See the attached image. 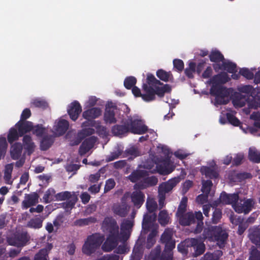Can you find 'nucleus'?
<instances>
[{"instance_id":"obj_1","label":"nucleus","mask_w":260,"mask_h":260,"mask_svg":"<svg viewBox=\"0 0 260 260\" xmlns=\"http://www.w3.org/2000/svg\"><path fill=\"white\" fill-rule=\"evenodd\" d=\"M166 158L162 160H158L153 162V160L148 161L143 166L140 167V169L133 173L129 176V179L132 182H136L139 180L144 181V184L139 185V188L143 189L148 186L156 184L157 179L154 177H146V175L148 172L154 173L157 172L160 174L166 175L172 172L174 168V162L171 159L169 150H166L164 152ZM147 175H148L147 174Z\"/></svg>"},{"instance_id":"obj_2","label":"nucleus","mask_w":260,"mask_h":260,"mask_svg":"<svg viewBox=\"0 0 260 260\" xmlns=\"http://www.w3.org/2000/svg\"><path fill=\"white\" fill-rule=\"evenodd\" d=\"M133 225L131 220H124L121 225L120 233L116 221L111 217L105 218L102 224V229L107 234L106 241L102 246L105 251H110L114 248L119 242L125 241L130 235V230Z\"/></svg>"},{"instance_id":"obj_3","label":"nucleus","mask_w":260,"mask_h":260,"mask_svg":"<svg viewBox=\"0 0 260 260\" xmlns=\"http://www.w3.org/2000/svg\"><path fill=\"white\" fill-rule=\"evenodd\" d=\"M102 110L100 108H92L84 111L82 113V116L87 121L83 122L82 127V130L78 134V137L80 139H77L75 142L71 143L72 145L78 144L81 139L85 136L90 135L94 133V129L91 127L86 128V126H90L95 127L99 135L103 137L107 135V132L105 127L100 125L99 121H92V119L98 118L101 115Z\"/></svg>"},{"instance_id":"obj_4","label":"nucleus","mask_w":260,"mask_h":260,"mask_svg":"<svg viewBox=\"0 0 260 260\" xmlns=\"http://www.w3.org/2000/svg\"><path fill=\"white\" fill-rule=\"evenodd\" d=\"M147 79L149 87L147 85L143 86L145 94H141L140 90L136 86L132 89V92L135 96H141L145 101L149 102L154 100L155 94L159 96H162L165 93L169 92L171 90L170 86L168 84L163 85L152 75L148 74Z\"/></svg>"},{"instance_id":"obj_5","label":"nucleus","mask_w":260,"mask_h":260,"mask_svg":"<svg viewBox=\"0 0 260 260\" xmlns=\"http://www.w3.org/2000/svg\"><path fill=\"white\" fill-rule=\"evenodd\" d=\"M230 78L223 73L217 75L209 81L211 87L210 93L215 97V105L226 104L229 101L230 91L223 87L222 84L227 82Z\"/></svg>"},{"instance_id":"obj_6","label":"nucleus","mask_w":260,"mask_h":260,"mask_svg":"<svg viewBox=\"0 0 260 260\" xmlns=\"http://www.w3.org/2000/svg\"><path fill=\"white\" fill-rule=\"evenodd\" d=\"M147 131L146 126L142 121L138 119H129L124 125H115L112 129L115 135L120 136L128 132L135 134H142Z\"/></svg>"},{"instance_id":"obj_7","label":"nucleus","mask_w":260,"mask_h":260,"mask_svg":"<svg viewBox=\"0 0 260 260\" xmlns=\"http://www.w3.org/2000/svg\"><path fill=\"white\" fill-rule=\"evenodd\" d=\"M104 239V236L100 234L89 236L82 247L83 253L88 255L94 253L100 247Z\"/></svg>"},{"instance_id":"obj_8","label":"nucleus","mask_w":260,"mask_h":260,"mask_svg":"<svg viewBox=\"0 0 260 260\" xmlns=\"http://www.w3.org/2000/svg\"><path fill=\"white\" fill-rule=\"evenodd\" d=\"M227 237L226 232L219 226H215L212 228V230L204 231V238L216 241L219 247L224 245Z\"/></svg>"},{"instance_id":"obj_9","label":"nucleus","mask_w":260,"mask_h":260,"mask_svg":"<svg viewBox=\"0 0 260 260\" xmlns=\"http://www.w3.org/2000/svg\"><path fill=\"white\" fill-rule=\"evenodd\" d=\"M211 61L217 63L214 65V68L226 70L230 73H234L236 71V66L230 61H225L222 55L217 51H212L210 55Z\"/></svg>"},{"instance_id":"obj_10","label":"nucleus","mask_w":260,"mask_h":260,"mask_svg":"<svg viewBox=\"0 0 260 260\" xmlns=\"http://www.w3.org/2000/svg\"><path fill=\"white\" fill-rule=\"evenodd\" d=\"M234 106L236 108L242 107L246 104L249 108L256 109L260 108V97H253L252 95L247 98L241 94H237L233 100Z\"/></svg>"},{"instance_id":"obj_11","label":"nucleus","mask_w":260,"mask_h":260,"mask_svg":"<svg viewBox=\"0 0 260 260\" xmlns=\"http://www.w3.org/2000/svg\"><path fill=\"white\" fill-rule=\"evenodd\" d=\"M28 240V238L27 234L24 232L15 235L12 237L9 238L8 240L9 244L11 245L17 247L16 249H14L10 251V256H15L19 253L20 251L19 247L24 246Z\"/></svg>"},{"instance_id":"obj_12","label":"nucleus","mask_w":260,"mask_h":260,"mask_svg":"<svg viewBox=\"0 0 260 260\" xmlns=\"http://www.w3.org/2000/svg\"><path fill=\"white\" fill-rule=\"evenodd\" d=\"M187 201V200L186 198L182 199L177 213V216L179 218L180 223L183 225H189L194 221V216L192 213H188L185 214Z\"/></svg>"},{"instance_id":"obj_13","label":"nucleus","mask_w":260,"mask_h":260,"mask_svg":"<svg viewBox=\"0 0 260 260\" xmlns=\"http://www.w3.org/2000/svg\"><path fill=\"white\" fill-rule=\"evenodd\" d=\"M180 182L179 178L171 179L166 183L161 184L158 189L159 206L162 208L164 205L165 193L169 192Z\"/></svg>"},{"instance_id":"obj_14","label":"nucleus","mask_w":260,"mask_h":260,"mask_svg":"<svg viewBox=\"0 0 260 260\" xmlns=\"http://www.w3.org/2000/svg\"><path fill=\"white\" fill-rule=\"evenodd\" d=\"M173 231L170 229H166L161 236V240L165 243V252L167 254V260L172 259V254L171 250L175 248V242L172 239Z\"/></svg>"},{"instance_id":"obj_15","label":"nucleus","mask_w":260,"mask_h":260,"mask_svg":"<svg viewBox=\"0 0 260 260\" xmlns=\"http://www.w3.org/2000/svg\"><path fill=\"white\" fill-rule=\"evenodd\" d=\"M254 202L251 199L240 200V202L238 201L235 204H233V207L235 209V211L239 213H244L247 214L251 210Z\"/></svg>"},{"instance_id":"obj_16","label":"nucleus","mask_w":260,"mask_h":260,"mask_svg":"<svg viewBox=\"0 0 260 260\" xmlns=\"http://www.w3.org/2000/svg\"><path fill=\"white\" fill-rule=\"evenodd\" d=\"M118 112V109L113 103H108L106 107L104 119L106 123H114L117 121L115 115Z\"/></svg>"},{"instance_id":"obj_17","label":"nucleus","mask_w":260,"mask_h":260,"mask_svg":"<svg viewBox=\"0 0 260 260\" xmlns=\"http://www.w3.org/2000/svg\"><path fill=\"white\" fill-rule=\"evenodd\" d=\"M124 198L131 199L134 206L137 208H139L144 202L145 196L140 190H136L132 193L125 194Z\"/></svg>"},{"instance_id":"obj_18","label":"nucleus","mask_w":260,"mask_h":260,"mask_svg":"<svg viewBox=\"0 0 260 260\" xmlns=\"http://www.w3.org/2000/svg\"><path fill=\"white\" fill-rule=\"evenodd\" d=\"M250 119L255 121L254 128L248 127L245 128L243 126H240V128L245 134L250 133L253 135H256L258 129H260V113L259 112H253L250 115Z\"/></svg>"},{"instance_id":"obj_19","label":"nucleus","mask_w":260,"mask_h":260,"mask_svg":"<svg viewBox=\"0 0 260 260\" xmlns=\"http://www.w3.org/2000/svg\"><path fill=\"white\" fill-rule=\"evenodd\" d=\"M69 127L68 122L62 119L57 120L54 122L52 132L56 136L63 135Z\"/></svg>"},{"instance_id":"obj_20","label":"nucleus","mask_w":260,"mask_h":260,"mask_svg":"<svg viewBox=\"0 0 260 260\" xmlns=\"http://www.w3.org/2000/svg\"><path fill=\"white\" fill-rule=\"evenodd\" d=\"M81 111V107L80 104L77 101L72 102L69 106L68 109V114L70 118L74 121H75L78 118Z\"/></svg>"},{"instance_id":"obj_21","label":"nucleus","mask_w":260,"mask_h":260,"mask_svg":"<svg viewBox=\"0 0 260 260\" xmlns=\"http://www.w3.org/2000/svg\"><path fill=\"white\" fill-rule=\"evenodd\" d=\"M186 242L187 246H191L193 247L196 251V255H200L204 251L205 245L201 239H191Z\"/></svg>"},{"instance_id":"obj_22","label":"nucleus","mask_w":260,"mask_h":260,"mask_svg":"<svg viewBox=\"0 0 260 260\" xmlns=\"http://www.w3.org/2000/svg\"><path fill=\"white\" fill-rule=\"evenodd\" d=\"M23 146L24 150V153L30 155L35 150L36 145L32 141L30 136L25 135L23 138Z\"/></svg>"},{"instance_id":"obj_23","label":"nucleus","mask_w":260,"mask_h":260,"mask_svg":"<svg viewBox=\"0 0 260 260\" xmlns=\"http://www.w3.org/2000/svg\"><path fill=\"white\" fill-rule=\"evenodd\" d=\"M201 172L203 175H205L206 177L209 178H216L218 176L216 172V167L215 162L212 161L210 167L203 166L201 169Z\"/></svg>"},{"instance_id":"obj_24","label":"nucleus","mask_w":260,"mask_h":260,"mask_svg":"<svg viewBox=\"0 0 260 260\" xmlns=\"http://www.w3.org/2000/svg\"><path fill=\"white\" fill-rule=\"evenodd\" d=\"M33 124L30 121H23L22 120L16 124L15 127L18 128L20 136H22L25 133L32 131Z\"/></svg>"},{"instance_id":"obj_25","label":"nucleus","mask_w":260,"mask_h":260,"mask_svg":"<svg viewBox=\"0 0 260 260\" xmlns=\"http://www.w3.org/2000/svg\"><path fill=\"white\" fill-rule=\"evenodd\" d=\"M95 141L96 139L93 137L86 139L80 147V154L84 155L87 153L93 147Z\"/></svg>"},{"instance_id":"obj_26","label":"nucleus","mask_w":260,"mask_h":260,"mask_svg":"<svg viewBox=\"0 0 260 260\" xmlns=\"http://www.w3.org/2000/svg\"><path fill=\"white\" fill-rule=\"evenodd\" d=\"M220 201L223 204H235L238 201V196L237 194H228L225 192L221 193L220 196Z\"/></svg>"},{"instance_id":"obj_27","label":"nucleus","mask_w":260,"mask_h":260,"mask_svg":"<svg viewBox=\"0 0 260 260\" xmlns=\"http://www.w3.org/2000/svg\"><path fill=\"white\" fill-rule=\"evenodd\" d=\"M38 196L36 193L26 194L22 202V207L27 209L33 206L38 202Z\"/></svg>"},{"instance_id":"obj_28","label":"nucleus","mask_w":260,"mask_h":260,"mask_svg":"<svg viewBox=\"0 0 260 260\" xmlns=\"http://www.w3.org/2000/svg\"><path fill=\"white\" fill-rule=\"evenodd\" d=\"M22 146L19 143H15L11 145L10 148V154L13 159H18L21 155Z\"/></svg>"},{"instance_id":"obj_29","label":"nucleus","mask_w":260,"mask_h":260,"mask_svg":"<svg viewBox=\"0 0 260 260\" xmlns=\"http://www.w3.org/2000/svg\"><path fill=\"white\" fill-rule=\"evenodd\" d=\"M249 237L252 243L260 247V230L257 228H253L249 230Z\"/></svg>"},{"instance_id":"obj_30","label":"nucleus","mask_w":260,"mask_h":260,"mask_svg":"<svg viewBox=\"0 0 260 260\" xmlns=\"http://www.w3.org/2000/svg\"><path fill=\"white\" fill-rule=\"evenodd\" d=\"M129 209V207L126 205L125 203L122 202L121 205H114L113 210L114 213L116 214L121 216H124L127 214Z\"/></svg>"},{"instance_id":"obj_31","label":"nucleus","mask_w":260,"mask_h":260,"mask_svg":"<svg viewBox=\"0 0 260 260\" xmlns=\"http://www.w3.org/2000/svg\"><path fill=\"white\" fill-rule=\"evenodd\" d=\"M17 129L18 128L15 126L10 129L7 136L8 141L10 143L18 140L19 137L20 136L19 132H17Z\"/></svg>"},{"instance_id":"obj_32","label":"nucleus","mask_w":260,"mask_h":260,"mask_svg":"<svg viewBox=\"0 0 260 260\" xmlns=\"http://www.w3.org/2000/svg\"><path fill=\"white\" fill-rule=\"evenodd\" d=\"M249 158L255 162L260 161V152L255 148L251 147L249 150Z\"/></svg>"},{"instance_id":"obj_33","label":"nucleus","mask_w":260,"mask_h":260,"mask_svg":"<svg viewBox=\"0 0 260 260\" xmlns=\"http://www.w3.org/2000/svg\"><path fill=\"white\" fill-rule=\"evenodd\" d=\"M43 218L37 217L31 219L27 223V226L33 229H40L42 226Z\"/></svg>"},{"instance_id":"obj_34","label":"nucleus","mask_w":260,"mask_h":260,"mask_svg":"<svg viewBox=\"0 0 260 260\" xmlns=\"http://www.w3.org/2000/svg\"><path fill=\"white\" fill-rule=\"evenodd\" d=\"M170 220V216L166 211H161L158 215V221L161 225H165Z\"/></svg>"},{"instance_id":"obj_35","label":"nucleus","mask_w":260,"mask_h":260,"mask_svg":"<svg viewBox=\"0 0 260 260\" xmlns=\"http://www.w3.org/2000/svg\"><path fill=\"white\" fill-rule=\"evenodd\" d=\"M8 144L4 137H0V160L4 158L7 152Z\"/></svg>"},{"instance_id":"obj_36","label":"nucleus","mask_w":260,"mask_h":260,"mask_svg":"<svg viewBox=\"0 0 260 260\" xmlns=\"http://www.w3.org/2000/svg\"><path fill=\"white\" fill-rule=\"evenodd\" d=\"M32 133L37 137H44L46 134L47 129L41 125L33 126Z\"/></svg>"},{"instance_id":"obj_37","label":"nucleus","mask_w":260,"mask_h":260,"mask_svg":"<svg viewBox=\"0 0 260 260\" xmlns=\"http://www.w3.org/2000/svg\"><path fill=\"white\" fill-rule=\"evenodd\" d=\"M53 142L52 137H47L46 136L43 137L42 140L41 142V148L42 150H45L49 148L52 145Z\"/></svg>"},{"instance_id":"obj_38","label":"nucleus","mask_w":260,"mask_h":260,"mask_svg":"<svg viewBox=\"0 0 260 260\" xmlns=\"http://www.w3.org/2000/svg\"><path fill=\"white\" fill-rule=\"evenodd\" d=\"M157 76L160 80L167 82L172 79L171 74L162 70H158L156 73Z\"/></svg>"},{"instance_id":"obj_39","label":"nucleus","mask_w":260,"mask_h":260,"mask_svg":"<svg viewBox=\"0 0 260 260\" xmlns=\"http://www.w3.org/2000/svg\"><path fill=\"white\" fill-rule=\"evenodd\" d=\"M77 201V197L75 194H73L68 202L63 203V207L67 211L71 210Z\"/></svg>"},{"instance_id":"obj_40","label":"nucleus","mask_w":260,"mask_h":260,"mask_svg":"<svg viewBox=\"0 0 260 260\" xmlns=\"http://www.w3.org/2000/svg\"><path fill=\"white\" fill-rule=\"evenodd\" d=\"M146 207L149 212H153L156 209V202L153 198L148 197L146 202Z\"/></svg>"},{"instance_id":"obj_41","label":"nucleus","mask_w":260,"mask_h":260,"mask_svg":"<svg viewBox=\"0 0 260 260\" xmlns=\"http://www.w3.org/2000/svg\"><path fill=\"white\" fill-rule=\"evenodd\" d=\"M156 216L155 215H153L152 217H149L147 215H144L143 222V228L144 229H148L149 228V225L152 222L154 221L155 220Z\"/></svg>"},{"instance_id":"obj_42","label":"nucleus","mask_w":260,"mask_h":260,"mask_svg":"<svg viewBox=\"0 0 260 260\" xmlns=\"http://www.w3.org/2000/svg\"><path fill=\"white\" fill-rule=\"evenodd\" d=\"M31 105L34 107L45 108L47 107V103L41 99H36L31 102Z\"/></svg>"},{"instance_id":"obj_43","label":"nucleus","mask_w":260,"mask_h":260,"mask_svg":"<svg viewBox=\"0 0 260 260\" xmlns=\"http://www.w3.org/2000/svg\"><path fill=\"white\" fill-rule=\"evenodd\" d=\"M34 260H48L47 250L46 249H41L35 256Z\"/></svg>"},{"instance_id":"obj_44","label":"nucleus","mask_w":260,"mask_h":260,"mask_svg":"<svg viewBox=\"0 0 260 260\" xmlns=\"http://www.w3.org/2000/svg\"><path fill=\"white\" fill-rule=\"evenodd\" d=\"M55 192L52 188L49 189L44 194L43 200L45 202L48 203L52 200V198L54 195Z\"/></svg>"},{"instance_id":"obj_45","label":"nucleus","mask_w":260,"mask_h":260,"mask_svg":"<svg viewBox=\"0 0 260 260\" xmlns=\"http://www.w3.org/2000/svg\"><path fill=\"white\" fill-rule=\"evenodd\" d=\"M226 117L228 121L234 126H238L240 124V122L233 114L227 113Z\"/></svg>"},{"instance_id":"obj_46","label":"nucleus","mask_w":260,"mask_h":260,"mask_svg":"<svg viewBox=\"0 0 260 260\" xmlns=\"http://www.w3.org/2000/svg\"><path fill=\"white\" fill-rule=\"evenodd\" d=\"M136 83V79L134 77H129L126 78L124 82L125 87L129 89L132 87Z\"/></svg>"},{"instance_id":"obj_47","label":"nucleus","mask_w":260,"mask_h":260,"mask_svg":"<svg viewBox=\"0 0 260 260\" xmlns=\"http://www.w3.org/2000/svg\"><path fill=\"white\" fill-rule=\"evenodd\" d=\"M238 90L241 93L247 94H252L254 90L252 87L250 85H242L238 88Z\"/></svg>"},{"instance_id":"obj_48","label":"nucleus","mask_w":260,"mask_h":260,"mask_svg":"<svg viewBox=\"0 0 260 260\" xmlns=\"http://www.w3.org/2000/svg\"><path fill=\"white\" fill-rule=\"evenodd\" d=\"M74 193L72 194L71 192L68 191H64L63 192L59 193L56 196V198L59 200H65L66 199L69 200L71 198Z\"/></svg>"},{"instance_id":"obj_49","label":"nucleus","mask_w":260,"mask_h":260,"mask_svg":"<svg viewBox=\"0 0 260 260\" xmlns=\"http://www.w3.org/2000/svg\"><path fill=\"white\" fill-rule=\"evenodd\" d=\"M240 73L247 79H251L253 76V73L247 68L241 69L240 70Z\"/></svg>"},{"instance_id":"obj_50","label":"nucleus","mask_w":260,"mask_h":260,"mask_svg":"<svg viewBox=\"0 0 260 260\" xmlns=\"http://www.w3.org/2000/svg\"><path fill=\"white\" fill-rule=\"evenodd\" d=\"M212 185V183L211 181H203L202 188L203 192L206 194L209 193Z\"/></svg>"},{"instance_id":"obj_51","label":"nucleus","mask_w":260,"mask_h":260,"mask_svg":"<svg viewBox=\"0 0 260 260\" xmlns=\"http://www.w3.org/2000/svg\"><path fill=\"white\" fill-rule=\"evenodd\" d=\"M196 64L194 63L190 62L189 63V68L185 70V73L186 75L189 77L192 78L193 77V73L195 71Z\"/></svg>"},{"instance_id":"obj_52","label":"nucleus","mask_w":260,"mask_h":260,"mask_svg":"<svg viewBox=\"0 0 260 260\" xmlns=\"http://www.w3.org/2000/svg\"><path fill=\"white\" fill-rule=\"evenodd\" d=\"M174 67L178 71H182L184 67L183 62L180 59H174L173 61Z\"/></svg>"},{"instance_id":"obj_53","label":"nucleus","mask_w":260,"mask_h":260,"mask_svg":"<svg viewBox=\"0 0 260 260\" xmlns=\"http://www.w3.org/2000/svg\"><path fill=\"white\" fill-rule=\"evenodd\" d=\"M249 260H260V252L256 249L251 250Z\"/></svg>"},{"instance_id":"obj_54","label":"nucleus","mask_w":260,"mask_h":260,"mask_svg":"<svg viewBox=\"0 0 260 260\" xmlns=\"http://www.w3.org/2000/svg\"><path fill=\"white\" fill-rule=\"evenodd\" d=\"M93 219L92 218L80 219L76 221V224L79 226L88 224L89 223L93 222Z\"/></svg>"},{"instance_id":"obj_55","label":"nucleus","mask_w":260,"mask_h":260,"mask_svg":"<svg viewBox=\"0 0 260 260\" xmlns=\"http://www.w3.org/2000/svg\"><path fill=\"white\" fill-rule=\"evenodd\" d=\"M174 155L176 157L183 159L187 157L188 154L183 150H178L174 153Z\"/></svg>"},{"instance_id":"obj_56","label":"nucleus","mask_w":260,"mask_h":260,"mask_svg":"<svg viewBox=\"0 0 260 260\" xmlns=\"http://www.w3.org/2000/svg\"><path fill=\"white\" fill-rule=\"evenodd\" d=\"M97 100L98 99L96 97L90 96L85 103L86 107H89L94 106L96 104Z\"/></svg>"},{"instance_id":"obj_57","label":"nucleus","mask_w":260,"mask_h":260,"mask_svg":"<svg viewBox=\"0 0 260 260\" xmlns=\"http://www.w3.org/2000/svg\"><path fill=\"white\" fill-rule=\"evenodd\" d=\"M221 216V212L220 210L215 209L213 214V221L214 223L217 222Z\"/></svg>"},{"instance_id":"obj_58","label":"nucleus","mask_w":260,"mask_h":260,"mask_svg":"<svg viewBox=\"0 0 260 260\" xmlns=\"http://www.w3.org/2000/svg\"><path fill=\"white\" fill-rule=\"evenodd\" d=\"M115 185V183L113 179H109L107 181L105 187V190L106 191H108L113 188Z\"/></svg>"},{"instance_id":"obj_59","label":"nucleus","mask_w":260,"mask_h":260,"mask_svg":"<svg viewBox=\"0 0 260 260\" xmlns=\"http://www.w3.org/2000/svg\"><path fill=\"white\" fill-rule=\"evenodd\" d=\"M30 115L31 112L30 110L27 108L25 109L21 114V120H23L27 119L30 117Z\"/></svg>"},{"instance_id":"obj_60","label":"nucleus","mask_w":260,"mask_h":260,"mask_svg":"<svg viewBox=\"0 0 260 260\" xmlns=\"http://www.w3.org/2000/svg\"><path fill=\"white\" fill-rule=\"evenodd\" d=\"M244 158V155L242 153H239L236 155V156L234 158V163L236 165H239L241 161L243 160Z\"/></svg>"},{"instance_id":"obj_61","label":"nucleus","mask_w":260,"mask_h":260,"mask_svg":"<svg viewBox=\"0 0 260 260\" xmlns=\"http://www.w3.org/2000/svg\"><path fill=\"white\" fill-rule=\"evenodd\" d=\"M207 196L205 194H200L197 198V202L200 204H204L207 201Z\"/></svg>"},{"instance_id":"obj_62","label":"nucleus","mask_w":260,"mask_h":260,"mask_svg":"<svg viewBox=\"0 0 260 260\" xmlns=\"http://www.w3.org/2000/svg\"><path fill=\"white\" fill-rule=\"evenodd\" d=\"M100 177V174L99 173H96L95 174H92L90 175L89 180L91 182L94 183L98 181Z\"/></svg>"},{"instance_id":"obj_63","label":"nucleus","mask_w":260,"mask_h":260,"mask_svg":"<svg viewBox=\"0 0 260 260\" xmlns=\"http://www.w3.org/2000/svg\"><path fill=\"white\" fill-rule=\"evenodd\" d=\"M97 260H118V256L117 255H105L103 257L97 259Z\"/></svg>"},{"instance_id":"obj_64","label":"nucleus","mask_w":260,"mask_h":260,"mask_svg":"<svg viewBox=\"0 0 260 260\" xmlns=\"http://www.w3.org/2000/svg\"><path fill=\"white\" fill-rule=\"evenodd\" d=\"M90 196L86 192L83 193L81 196L82 202L84 204L88 203L90 200Z\"/></svg>"}]
</instances>
